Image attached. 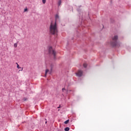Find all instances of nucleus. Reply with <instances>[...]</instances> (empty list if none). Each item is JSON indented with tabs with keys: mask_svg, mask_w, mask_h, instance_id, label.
<instances>
[{
	"mask_svg": "<svg viewBox=\"0 0 131 131\" xmlns=\"http://www.w3.org/2000/svg\"><path fill=\"white\" fill-rule=\"evenodd\" d=\"M50 33L51 34L53 35H57L58 34V28L57 27V22L55 21V23L51 22L50 28Z\"/></svg>",
	"mask_w": 131,
	"mask_h": 131,
	"instance_id": "obj_1",
	"label": "nucleus"
},
{
	"mask_svg": "<svg viewBox=\"0 0 131 131\" xmlns=\"http://www.w3.org/2000/svg\"><path fill=\"white\" fill-rule=\"evenodd\" d=\"M113 41L111 42L112 46L113 47H120V44L117 42V39H118V36L115 35L112 37Z\"/></svg>",
	"mask_w": 131,
	"mask_h": 131,
	"instance_id": "obj_2",
	"label": "nucleus"
},
{
	"mask_svg": "<svg viewBox=\"0 0 131 131\" xmlns=\"http://www.w3.org/2000/svg\"><path fill=\"white\" fill-rule=\"evenodd\" d=\"M49 53L50 55H53L54 58H56V51L53 50V48L52 47H50L49 49Z\"/></svg>",
	"mask_w": 131,
	"mask_h": 131,
	"instance_id": "obj_3",
	"label": "nucleus"
},
{
	"mask_svg": "<svg viewBox=\"0 0 131 131\" xmlns=\"http://www.w3.org/2000/svg\"><path fill=\"white\" fill-rule=\"evenodd\" d=\"M82 73H83L82 71L79 70L76 73V75H77V76H78L79 77H80V76H82Z\"/></svg>",
	"mask_w": 131,
	"mask_h": 131,
	"instance_id": "obj_4",
	"label": "nucleus"
},
{
	"mask_svg": "<svg viewBox=\"0 0 131 131\" xmlns=\"http://www.w3.org/2000/svg\"><path fill=\"white\" fill-rule=\"evenodd\" d=\"M49 69H47L45 72V77H47V74H48V73L49 72Z\"/></svg>",
	"mask_w": 131,
	"mask_h": 131,
	"instance_id": "obj_5",
	"label": "nucleus"
},
{
	"mask_svg": "<svg viewBox=\"0 0 131 131\" xmlns=\"http://www.w3.org/2000/svg\"><path fill=\"white\" fill-rule=\"evenodd\" d=\"M69 129H70V128H69L68 127H67L64 128L65 131H69Z\"/></svg>",
	"mask_w": 131,
	"mask_h": 131,
	"instance_id": "obj_6",
	"label": "nucleus"
},
{
	"mask_svg": "<svg viewBox=\"0 0 131 131\" xmlns=\"http://www.w3.org/2000/svg\"><path fill=\"white\" fill-rule=\"evenodd\" d=\"M83 67H84V68H86V67L88 66V64H86V63H84L83 64Z\"/></svg>",
	"mask_w": 131,
	"mask_h": 131,
	"instance_id": "obj_7",
	"label": "nucleus"
},
{
	"mask_svg": "<svg viewBox=\"0 0 131 131\" xmlns=\"http://www.w3.org/2000/svg\"><path fill=\"white\" fill-rule=\"evenodd\" d=\"M17 46H18V43H15L14 44V48H17Z\"/></svg>",
	"mask_w": 131,
	"mask_h": 131,
	"instance_id": "obj_8",
	"label": "nucleus"
},
{
	"mask_svg": "<svg viewBox=\"0 0 131 131\" xmlns=\"http://www.w3.org/2000/svg\"><path fill=\"white\" fill-rule=\"evenodd\" d=\"M16 64H17V68H18V69H20L21 67H20L18 63H16Z\"/></svg>",
	"mask_w": 131,
	"mask_h": 131,
	"instance_id": "obj_9",
	"label": "nucleus"
},
{
	"mask_svg": "<svg viewBox=\"0 0 131 131\" xmlns=\"http://www.w3.org/2000/svg\"><path fill=\"white\" fill-rule=\"evenodd\" d=\"M68 122H69V120H68L64 122V123L65 124H67L68 123Z\"/></svg>",
	"mask_w": 131,
	"mask_h": 131,
	"instance_id": "obj_10",
	"label": "nucleus"
},
{
	"mask_svg": "<svg viewBox=\"0 0 131 131\" xmlns=\"http://www.w3.org/2000/svg\"><path fill=\"white\" fill-rule=\"evenodd\" d=\"M61 0H59L58 1V6H60L61 5Z\"/></svg>",
	"mask_w": 131,
	"mask_h": 131,
	"instance_id": "obj_11",
	"label": "nucleus"
},
{
	"mask_svg": "<svg viewBox=\"0 0 131 131\" xmlns=\"http://www.w3.org/2000/svg\"><path fill=\"white\" fill-rule=\"evenodd\" d=\"M56 19H59V15L58 14H56L55 16Z\"/></svg>",
	"mask_w": 131,
	"mask_h": 131,
	"instance_id": "obj_12",
	"label": "nucleus"
},
{
	"mask_svg": "<svg viewBox=\"0 0 131 131\" xmlns=\"http://www.w3.org/2000/svg\"><path fill=\"white\" fill-rule=\"evenodd\" d=\"M28 10V9H27V8H25L24 9V12H27Z\"/></svg>",
	"mask_w": 131,
	"mask_h": 131,
	"instance_id": "obj_13",
	"label": "nucleus"
},
{
	"mask_svg": "<svg viewBox=\"0 0 131 131\" xmlns=\"http://www.w3.org/2000/svg\"><path fill=\"white\" fill-rule=\"evenodd\" d=\"M43 4H46V0H42Z\"/></svg>",
	"mask_w": 131,
	"mask_h": 131,
	"instance_id": "obj_14",
	"label": "nucleus"
},
{
	"mask_svg": "<svg viewBox=\"0 0 131 131\" xmlns=\"http://www.w3.org/2000/svg\"><path fill=\"white\" fill-rule=\"evenodd\" d=\"M52 69H51V71L49 72V74H52Z\"/></svg>",
	"mask_w": 131,
	"mask_h": 131,
	"instance_id": "obj_15",
	"label": "nucleus"
},
{
	"mask_svg": "<svg viewBox=\"0 0 131 131\" xmlns=\"http://www.w3.org/2000/svg\"><path fill=\"white\" fill-rule=\"evenodd\" d=\"M62 90V92H64V91H65V88H63Z\"/></svg>",
	"mask_w": 131,
	"mask_h": 131,
	"instance_id": "obj_16",
	"label": "nucleus"
},
{
	"mask_svg": "<svg viewBox=\"0 0 131 131\" xmlns=\"http://www.w3.org/2000/svg\"><path fill=\"white\" fill-rule=\"evenodd\" d=\"M25 101H26V98L24 99Z\"/></svg>",
	"mask_w": 131,
	"mask_h": 131,
	"instance_id": "obj_17",
	"label": "nucleus"
},
{
	"mask_svg": "<svg viewBox=\"0 0 131 131\" xmlns=\"http://www.w3.org/2000/svg\"><path fill=\"white\" fill-rule=\"evenodd\" d=\"M47 122L46 121V123H47Z\"/></svg>",
	"mask_w": 131,
	"mask_h": 131,
	"instance_id": "obj_18",
	"label": "nucleus"
}]
</instances>
